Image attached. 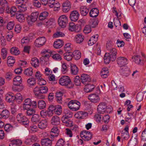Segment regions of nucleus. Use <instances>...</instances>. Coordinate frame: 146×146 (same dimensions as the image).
I'll return each mask as SVG.
<instances>
[{
    "label": "nucleus",
    "mask_w": 146,
    "mask_h": 146,
    "mask_svg": "<svg viewBox=\"0 0 146 146\" xmlns=\"http://www.w3.org/2000/svg\"><path fill=\"white\" fill-rule=\"evenodd\" d=\"M0 116H1V117L6 118L9 117V111L6 110H3L0 114Z\"/></svg>",
    "instance_id": "obj_42"
},
{
    "label": "nucleus",
    "mask_w": 146,
    "mask_h": 146,
    "mask_svg": "<svg viewBox=\"0 0 146 146\" xmlns=\"http://www.w3.org/2000/svg\"><path fill=\"white\" fill-rule=\"evenodd\" d=\"M60 118L57 116H53L51 120V123L54 125H59L60 123Z\"/></svg>",
    "instance_id": "obj_24"
},
{
    "label": "nucleus",
    "mask_w": 146,
    "mask_h": 146,
    "mask_svg": "<svg viewBox=\"0 0 146 146\" xmlns=\"http://www.w3.org/2000/svg\"><path fill=\"white\" fill-rule=\"evenodd\" d=\"M111 58V57L110 56L109 54L106 53L104 57V62L106 64H109L111 61H112Z\"/></svg>",
    "instance_id": "obj_44"
},
{
    "label": "nucleus",
    "mask_w": 146,
    "mask_h": 146,
    "mask_svg": "<svg viewBox=\"0 0 146 146\" xmlns=\"http://www.w3.org/2000/svg\"><path fill=\"white\" fill-rule=\"evenodd\" d=\"M8 3L6 0H0V5L3 7L6 6V12L7 13H9V7L8 5Z\"/></svg>",
    "instance_id": "obj_29"
},
{
    "label": "nucleus",
    "mask_w": 146,
    "mask_h": 146,
    "mask_svg": "<svg viewBox=\"0 0 146 146\" xmlns=\"http://www.w3.org/2000/svg\"><path fill=\"white\" fill-rule=\"evenodd\" d=\"M80 135L82 139L85 141L90 140L92 137V133L86 130L82 131L80 134Z\"/></svg>",
    "instance_id": "obj_7"
},
{
    "label": "nucleus",
    "mask_w": 146,
    "mask_h": 146,
    "mask_svg": "<svg viewBox=\"0 0 146 146\" xmlns=\"http://www.w3.org/2000/svg\"><path fill=\"white\" fill-rule=\"evenodd\" d=\"M16 17L18 21L20 22H23L25 19V18L24 15L22 14H19L17 15Z\"/></svg>",
    "instance_id": "obj_48"
},
{
    "label": "nucleus",
    "mask_w": 146,
    "mask_h": 146,
    "mask_svg": "<svg viewBox=\"0 0 146 146\" xmlns=\"http://www.w3.org/2000/svg\"><path fill=\"white\" fill-rule=\"evenodd\" d=\"M64 113H65V116L67 117H71L73 115V113L70 110L68 109H66L64 110Z\"/></svg>",
    "instance_id": "obj_51"
},
{
    "label": "nucleus",
    "mask_w": 146,
    "mask_h": 146,
    "mask_svg": "<svg viewBox=\"0 0 146 146\" xmlns=\"http://www.w3.org/2000/svg\"><path fill=\"white\" fill-rule=\"evenodd\" d=\"M80 10L81 15L83 16H85L88 13L89 10L85 6H82L80 8Z\"/></svg>",
    "instance_id": "obj_34"
},
{
    "label": "nucleus",
    "mask_w": 146,
    "mask_h": 146,
    "mask_svg": "<svg viewBox=\"0 0 146 146\" xmlns=\"http://www.w3.org/2000/svg\"><path fill=\"white\" fill-rule=\"evenodd\" d=\"M33 70L31 68H27L25 70L24 74L27 76H31L33 73Z\"/></svg>",
    "instance_id": "obj_45"
},
{
    "label": "nucleus",
    "mask_w": 146,
    "mask_h": 146,
    "mask_svg": "<svg viewBox=\"0 0 146 146\" xmlns=\"http://www.w3.org/2000/svg\"><path fill=\"white\" fill-rule=\"evenodd\" d=\"M54 20L53 19H51L48 20L47 19L44 21V22L46 24L47 26H50L52 25L54 23Z\"/></svg>",
    "instance_id": "obj_61"
},
{
    "label": "nucleus",
    "mask_w": 146,
    "mask_h": 146,
    "mask_svg": "<svg viewBox=\"0 0 146 146\" xmlns=\"http://www.w3.org/2000/svg\"><path fill=\"white\" fill-rule=\"evenodd\" d=\"M41 143L43 146H51L52 144V140L48 138H44L41 139Z\"/></svg>",
    "instance_id": "obj_21"
},
{
    "label": "nucleus",
    "mask_w": 146,
    "mask_h": 146,
    "mask_svg": "<svg viewBox=\"0 0 146 146\" xmlns=\"http://www.w3.org/2000/svg\"><path fill=\"white\" fill-rule=\"evenodd\" d=\"M64 34L62 32H57L54 34L53 36L54 38H57L59 37H63L64 36Z\"/></svg>",
    "instance_id": "obj_62"
},
{
    "label": "nucleus",
    "mask_w": 146,
    "mask_h": 146,
    "mask_svg": "<svg viewBox=\"0 0 146 146\" xmlns=\"http://www.w3.org/2000/svg\"><path fill=\"white\" fill-rule=\"evenodd\" d=\"M117 53L116 50L114 48H113L110 50V52L109 53H106L107 54H109L110 56L111 57L112 61H114L116 59V55Z\"/></svg>",
    "instance_id": "obj_20"
},
{
    "label": "nucleus",
    "mask_w": 146,
    "mask_h": 146,
    "mask_svg": "<svg viewBox=\"0 0 146 146\" xmlns=\"http://www.w3.org/2000/svg\"><path fill=\"white\" fill-rule=\"evenodd\" d=\"M47 125V121L46 119L42 120L38 124V127L41 129H44L46 128Z\"/></svg>",
    "instance_id": "obj_27"
},
{
    "label": "nucleus",
    "mask_w": 146,
    "mask_h": 146,
    "mask_svg": "<svg viewBox=\"0 0 146 146\" xmlns=\"http://www.w3.org/2000/svg\"><path fill=\"white\" fill-rule=\"evenodd\" d=\"M137 139L134 138L132 139L131 138L129 141L128 143L129 146H135L137 143Z\"/></svg>",
    "instance_id": "obj_53"
},
{
    "label": "nucleus",
    "mask_w": 146,
    "mask_h": 146,
    "mask_svg": "<svg viewBox=\"0 0 146 146\" xmlns=\"http://www.w3.org/2000/svg\"><path fill=\"white\" fill-rule=\"evenodd\" d=\"M88 98L91 102L94 103H96L100 100L99 96L95 94L89 95Z\"/></svg>",
    "instance_id": "obj_17"
},
{
    "label": "nucleus",
    "mask_w": 146,
    "mask_h": 146,
    "mask_svg": "<svg viewBox=\"0 0 146 146\" xmlns=\"http://www.w3.org/2000/svg\"><path fill=\"white\" fill-rule=\"evenodd\" d=\"M59 131L57 127H54L51 130L50 132V137L52 139L57 137L59 134Z\"/></svg>",
    "instance_id": "obj_16"
},
{
    "label": "nucleus",
    "mask_w": 146,
    "mask_h": 146,
    "mask_svg": "<svg viewBox=\"0 0 146 146\" xmlns=\"http://www.w3.org/2000/svg\"><path fill=\"white\" fill-rule=\"evenodd\" d=\"M1 55L3 58V59H5L7 56V51L6 49L4 48H3L1 51Z\"/></svg>",
    "instance_id": "obj_63"
},
{
    "label": "nucleus",
    "mask_w": 146,
    "mask_h": 146,
    "mask_svg": "<svg viewBox=\"0 0 146 146\" xmlns=\"http://www.w3.org/2000/svg\"><path fill=\"white\" fill-rule=\"evenodd\" d=\"M11 107V115H10V119L11 118L12 120H14L15 119V116L16 113V108L15 104L12 103V104H10Z\"/></svg>",
    "instance_id": "obj_13"
},
{
    "label": "nucleus",
    "mask_w": 146,
    "mask_h": 146,
    "mask_svg": "<svg viewBox=\"0 0 146 146\" xmlns=\"http://www.w3.org/2000/svg\"><path fill=\"white\" fill-rule=\"evenodd\" d=\"M48 52V51L46 50H44L42 51V53L44 54H45L43 55L42 57L40 59V61H42L43 60H44V61H47L50 56L52 55V54H51V52H50V53H47ZM48 52L50 53V52Z\"/></svg>",
    "instance_id": "obj_18"
},
{
    "label": "nucleus",
    "mask_w": 146,
    "mask_h": 146,
    "mask_svg": "<svg viewBox=\"0 0 146 146\" xmlns=\"http://www.w3.org/2000/svg\"><path fill=\"white\" fill-rule=\"evenodd\" d=\"M89 23L91 27L94 28L98 25V20L96 19H92L90 20Z\"/></svg>",
    "instance_id": "obj_36"
},
{
    "label": "nucleus",
    "mask_w": 146,
    "mask_h": 146,
    "mask_svg": "<svg viewBox=\"0 0 146 146\" xmlns=\"http://www.w3.org/2000/svg\"><path fill=\"white\" fill-rule=\"evenodd\" d=\"M121 134V136L124 139L127 140L129 137L128 132H124V131H122Z\"/></svg>",
    "instance_id": "obj_50"
},
{
    "label": "nucleus",
    "mask_w": 146,
    "mask_h": 146,
    "mask_svg": "<svg viewBox=\"0 0 146 146\" xmlns=\"http://www.w3.org/2000/svg\"><path fill=\"white\" fill-rule=\"evenodd\" d=\"M120 67V72L121 74L126 76H128L130 73L129 69L126 66Z\"/></svg>",
    "instance_id": "obj_12"
},
{
    "label": "nucleus",
    "mask_w": 146,
    "mask_h": 146,
    "mask_svg": "<svg viewBox=\"0 0 146 146\" xmlns=\"http://www.w3.org/2000/svg\"><path fill=\"white\" fill-rule=\"evenodd\" d=\"M19 9V11L20 12H24L27 10L26 5L24 4H22L17 5Z\"/></svg>",
    "instance_id": "obj_39"
},
{
    "label": "nucleus",
    "mask_w": 146,
    "mask_h": 146,
    "mask_svg": "<svg viewBox=\"0 0 146 146\" xmlns=\"http://www.w3.org/2000/svg\"><path fill=\"white\" fill-rule=\"evenodd\" d=\"M33 5L37 8H40L41 6V4L40 2L37 0H34L33 1Z\"/></svg>",
    "instance_id": "obj_60"
},
{
    "label": "nucleus",
    "mask_w": 146,
    "mask_h": 146,
    "mask_svg": "<svg viewBox=\"0 0 146 146\" xmlns=\"http://www.w3.org/2000/svg\"><path fill=\"white\" fill-rule=\"evenodd\" d=\"M88 113L84 111H79L75 115L76 118L80 119H83L88 116Z\"/></svg>",
    "instance_id": "obj_19"
},
{
    "label": "nucleus",
    "mask_w": 146,
    "mask_h": 146,
    "mask_svg": "<svg viewBox=\"0 0 146 146\" xmlns=\"http://www.w3.org/2000/svg\"><path fill=\"white\" fill-rule=\"evenodd\" d=\"M38 108L42 110L45 109L46 107V104L45 102L42 100H39L37 103Z\"/></svg>",
    "instance_id": "obj_30"
},
{
    "label": "nucleus",
    "mask_w": 146,
    "mask_h": 146,
    "mask_svg": "<svg viewBox=\"0 0 146 146\" xmlns=\"http://www.w3.org/2000/svg\"><path fill=\"white\" fill-rule=\"evenodd\" d=\"M65 141L62 139H60L57 142L56 146H64L65 145Z\"/></svg>",
    "instance_id": "obj_54"
},
{
    "label": "nucleus",
    "mask_w": 146,
    "mask_h": 146,
    "mask_svg": "<svg viewBox=\"0 0 146 146\" xmlns=\"http://www.w3.org/2000/svg\"><path fill=\"white\" fill-rule=\"evenodd\" d=\"M37 106V102L36 101H32L30 98H27L24 102L23 108L24 110H27L31 106L36 107Z\"/></svg>",
    "instance_id": "obj_3"
},
{
    "label": "nucleus",
    "mask_w": 146,
    "mask_h": 146,
    "mask_svg": "<svg viewBox=\"0 0 146 146\" xmlns=\"http://www.w3.org/2000/svg\"><path fill=\"white\" fill-rule=\"evenodd\" d=\"M111 110V106H110L108 107L106 103L104 102L101 103L98 105L97 108L98 112L100 114H104L106 112L110 113Z\"/></svg>",
    "instance_id": "obj_2"
},
{
    "label": "nucleus",
    "mask_w": 146,
    "mask_h": 146,
    "mask_svg": "<svg viewBox=\"0 0 146 146\" xmlns=\"http://www.w3.org/2000/svg\"><path fill=\"white\" fill-rule=\"evenodd\" d=\"M79 15L77 11H73L71 12L70 17L72 21L75 22L78 19Z\"/></svg>",
    "instance_id": "obj_14"
},
{
    "label": "nucleus",
    "mask_w": 146,
    "mask_h": 146,
    "mask_svg": "<svg viewBox=\"0 0 146 146\" xmlns=\"http://www.w3.org/2000/svg\"><path fill=\"white\" fill-rule=\"evenodd\" d=\"M10 52L12 54L15 55L19 54L20 53L18 48L16 47H12L11 48L10 50Z\"/></svg>",
    "instance_id": "obj_47"
},
{
    "label": "nucleus",
    "mask_w": 146,
    "mask_h": 146,
    "mask_svg": "<svg viewBox=\"0 0 146 146\" xmlns=\"http://www.w3.org/2000/svg\"><path fill=\"white\" fill-rule=\"evenodd\" d=\"M91 26L89 25H86L84 28L83 32L85 34H88L91 31Z\"/></svg>",
    "instance_id": "obj_56"
},
{
    "label": "nucleus",
    "mask_w": 146,
    "mask_h": 146,
    "mask_svg": "<svg viewBox=\"0 0 146 146\" xmlns=\"http://www.w3.org/2000/svg\"><path fill=\"white\" fill-rule=\"evenodd\" d=\"M80 105V103L79 101L75 100L70 101L68 104V107L70 109L75 111L79 109Z\"/></svg>",
    "instance_id": "obj_4"
},
{
    "label": "nucleus",
    "mask_w": 146,
    "mask_h": 146,
    "mask_svg": "<svg viewBox=\"0 0 146 146\" xmlns=\"http://www.w3.org/2000/svg\"><path fill=\"white\" fill-rule=\"evenodd\" d=\"M59 83L63 86H66L71 83V80L70 78L67 76H64L59 80Z\"/></svg>",
    "instance_id": "obj_6"
},
{
    "label": "nucleus",
    "mask_w": 146,
    "mask_h": 146,
    "mask_svg": "<svg viewBox=\"0 0 146 146\" xmlns=\"http://www.w3.org/2000/svg\"><path fill=\"white\" fill-rule=\"evenodd\" d=\"M74 82L77 86H79L80 84V78L78 76H76L74 78Z\"/></svg>",
    "instance_id": "obj_55"
},
{
    "label": "nucleus",
    "mask_w": 146,
    "mask_h": 146,
    "mask_svg": "<svg viewBox=\"0 0 146 146\" xmlns=\"http://www.w3.org/2000/svg\"><path fill=\"white\" fill-rule=\"evenodd\" d=\"M64 58L68 61H70L72 59L73 57V54L71 52H68L64 54Z\"/></svg>",
    "instance_id": "obj_37"
},
{
    "label": "nucleus",
    "mask_w": 146,
    "mask_h": 146,
    "mask_svg": "<svg viewBox=\"0 0 146 146\" xmlns=\"http://www.w3.org/2000/svg\"><path fill=\"white\" fill-rule=\"evenodd\" d=\"M31 64L34 67L36 68L39 66V60L36 58H33L31 59Z\"/></svg>",
    "instance_id": "obj_35"
},
{
    "label": "nucleus",
    "mask_w": 146,
    "mask_h": 146,
    "mask_svg": "<svg viewBox=\"0 0 146 146\" xmlns=\"http://www.w3.org/2000/svg\"><path fill=\"white\" fill-rule=\"evenodd\" d=\"M69 29L71 31H76V26L75 24L73 23H70L69 24Z\"/></svg>",
    "instance_id": "obj_52"
},
{
    "label": "nucleus",
    "mask_w": 146,
    "mask_h": 146,
    "mask_svg": "<svg viewBox=\"0 0 146 146\" xmlns=\"http://www.w3.org/2000/svg\"><path fill=\"white\" fill-rule=\"evenodd\" d=\"M62 108L61 106L59 105L56 106L55 110L54 112L55 113L58 115H60L61 114L62 112Z\"/></svg>",
    "instance_id": "obj_49"
},
{
    "label": "nucleus",
    "mask_w": 146,
    "mask_h": 146,
    "mask_svg": "<svg viewBox=\"0 0 146 146\" xmlns=\"http://www.w3.org/2000/svg\"><path fill=\"white\" fill-rule=\"evenodd\" d=\"M81 80L82 82L84 84H87L91 81V79L89 75L83 74L81 76Z\"/></svg>",
    "instance_id": "obj_15"
},
{
    "label": "nucleus",
    "mask_w": 146,
    "mask_h": 146,
    "mask_svg": "<svg viewBox=\"0 0 146 146\" xmlns=\"http://www.w3.org/2000/svg\"><path fill=\"white\" fill-rule=\"evenodd\" d=\"M39 13L35 12L32 13L30 16H29L27 18V20L29 24H31V22H34L35 21L38 17Z\"/></svg>",
    "instance_id": "obj_10"
},
{
    "label": "nucleus",
    "mask_w": 146,
    "mask_h": 146,
    "mask_svg": "<svg viewBox=\"0 0 146 146\" xmlns=\"http://www.w3.org/2000/svg\"><path fill=\"white\" fill-rule=\"evenodd\" d=\"M46 41L44 37H40L36 39L35 42V46L37 47H40L44 45Z\"/></svg>",
    "instance_id": "obj_11"
},
{
    "label": "nucleus",
    "mask_w": 146,
    "mask_h": 146,
    "mask_svg": "<svg viewBox=\"0 0 146 146\" xmlns=\"http://www.w3.org/2000/svg\"><path fill=\"white\" fill-rule=\"evenodd\" d=\"M63 44V42L62 40L58 39L54 42V46L56 48H61Z\"/></svg>",
    "instance_id": "obj_26"
},
{
    "label": "nucleus",
    "mask_w": 146,
    "mask_h": 146,
    "mask_svg": "<svg viewBox=\"0 0 146 146\" xmlns=\"http://www.w3.org/2000/svg\"><path fill=\"white\" fill-rule=\"evenodd\" d=\"M48 91V88L46 86H36L33 89V93L36 97L38 99H43L45 98L44 94Z\"/></svg>",
    "instance_id": "obj_1"
},
{
    "label": "nucleus",
    "mask_w": 146,
    "mask_h": 146,
    "mask_svg": "<svg viewBox=\"0 0 146 146\" xmlns=\"http://www.w3.org/2000/svg\"><path fill=\"white\" fill-rule=\"evenodd\" d=\"M84 40V36L81 34H79L76 36L75 40L76 43H80L82 42Z\"/></svg>",
    "instance_id": "obj_41"
},
{
    "label": "nucleus",
    "mask_w": 146,
    "mask_h": 146,
    "mask_svg": "<svg viewBox=\"0 0 146 146\" xmlns=\"http://www.w3.org/2000/svg\"><path fill=\"white\" fill-rule=\"evenodd\" d=\"M17 121L22 124L26 127L28 126L29 123L28 118L22 113H20L17 116Z\"/></svg>",
    "instance_id": "obj_5"
},
{
    "label": "nucleus",
    "mask_w": 146,
    "mask_h": 146,
    "mask_svg": "<svg viewBox=\"0 0 146 146\" xmlns=\"http://www.w3.org/2000/svg\"><path fill=\"white\" fill-rule=\"evenodd\" d=\"M143 94L140 93H138L136 96V99L137 101L139 102L141 101L143 99Z\"/></svg>",
    "instance_id": "obj_64"
},
{
    "label": "nucleus",
    "mask_w": 146,
    "mask_h": 146,
    "mask_svg": "<svg viewBox=\"0 0 146 146\" xmlns=\"http://www.w3.org/2000/svg\"><path fill=\"white\" fill-rule=\"evenodd\" d=\"M58 22L60 26L62 28L65 27L68 23L67 17L64 15L60 16L58 19Z\"/></svg>",
    "instance_id": "obj_8"
},
{
    "label": "nucleus",
    "mask_w": 146,
    "mask_h": 146,
    "mask_svg": "<svg viewBox=\"0 0 146 146\" xmlns=\"http://www.w3.org/2000/svg\"><path fill=\"white\" fill-rule=\"evenodd\" d=\"M54 52H51L52 55V57L55 60L58 61L61 60L62 58L61 56L58 54H54Z\"/></svg>",
    "instance_id": "obj_43"
},
{
    "label": "nucleus",
    "mask_w": 146,
    "mask_h": 146,
    "mask_svg": "<svg viewBox=\"0 0 146 146\" xmlns=\"http://www.w3.org/2000/svg\"><path fill=\"white\" fill-rule=\"evenodd\" d=\"M49 14L46 11L43 12L41 13L39 17V19L41 21L46 20Z\"/></svg>",
    "instance_id": "obj_31"
},
{
    "label": "nucleus",
    "mask_w": 146,
    "mask_h": 146,
    "mask_svg": "<svg viewBox=\"0 0 146 146\" xmlns=\"http://www.w3.org/2000/svg\"><path fill=\"white\" fill-rule=\"evenodd\" d=\"M141 57L139 55H135L132 58L133 61L137 64H139L141 62Z\"/></svg>",
    "instance_id": "obj_46"
},
{
    "label": "nucleus",
    "mask_w": 146,
    "mask_h": 146,
    "mask_svg": "<svg viewBox=\"0 0 146 146\" xmlns=\"http://www.w3.org/2000/svg\"><path fill=\"white\" fill-rule=\"evenodd\" d=\"M86 85L84 88V91L87 93L92 92L95 87L94 85L89 84Z\"/></svg>",
    "instance_id": "obj_28"
},
{
    "label": "nucleus",
    "mask_w": 146,
    "mask_h": 146,
    "mask_svg": "<svg viewBox=\"0 0 146 146\" xmlns=\"http://www.w3.org/2000/svg\"><path fill=\"white\" fill-rule=\"evenodd\" d=\"M41 119V117L38 114H34L31 118V121L33 123L39 122Z\"/></svg>",
    "instance_id": "obj_32"
},
{
    "label": "nucleus",
    "mask_w": 146,
    "mask_h": 146,
    "mask_svg": "<svg viewBox=\"0 0 146 146\" xmlns=\"http://www.w3.org/2000/svg\"><path fill=\"white\" fill-rule=\"evenodd\" d=\"M61 70L63 74H65L68 71V68L66 65L65 63L62 64Z\"/></svg>",
    "instance_id": "obj_58"
},
{
    "label": "nucleus",
    "mask_w": 146,
    "mask_h": 146,
    "mask_svg": "<svg viewBox=\"0 0 146 146\" xmlns=\"http://www.w3.org/2000/svg\"><path fill=\"white\" fill-rule=\"evenodd\" d=\"M78 72V69L76 65L72 64L71 66V73L72 75H76Z\"/></svg>",
    "instance_id": "obj_33"
},
{
    "label": "nucleus",
    "mask_w": 146,
    "mask_h": 146,
    "mask_svg": "<svg viewBox=\"0 0 146 146\" xmlns=\"http://www.w3.org/2000/svg\"><path fill=\"white\" fill-rule=\"evenodd\" d=\"M22 82V78L20 76H17L13 79V83L15 85L17 86L20 85Z\"/></svg>",
    "instance_id": "obj_25"
},
{
    "label": "nucleus",
    "mask_w": 146,
    "mask_h": 146,
    "mask_svg": "<svg viewBox=\"0 0 146 146\" xmlns=\"http://www.w3.org/2000/svg\"><path fill=\"white\" fill-rule=\"evenodd\" d=\"M73 56L76 60H78L81 57V53L78 50L74 51L72 53Z\"/></svg>",
    "instance_id": "obj_38"
},
{
    "label": "nucleus",
    "mask_w": 146,
    "mask_h": 146,
    "mask_svg": "<svg viewBox=\"0 0 146 146\" xmlns=\"http://www.w3.org/2000/svg\"><path fill=\"white\" fill-rule=\"evenodd\" d=\"M116 61L118 65L120 67L125 66L128 63L127 59L124 57L119 56L117 57Z\"/></svg>",
    "instance_id": "obj_9"
},
{
    "label": "nucleus",
    "mask_w": 146,
    "mask_h": 146,
    "mask_svg": "<svg viewBox=\"0 0 146 146\" xmlns=\"http://www.w3.org/2000/svg\"><path fill=\"white\" fill-rule=\"evenodd\" d=\"M27 82L30 87L35 86L36 84L35 79L34 78H29L27 80Z\"/></svg>",
    "instance_id": "obj_40"
},
{
    "label": "nucleus",
    "mask_w": 146,
    "mask_h": 146,
    "mask_svg": "<svg viewBox=\"0 0 146 146\" xmlns=\"http://www.w3.org/2000/svg\"><path fill=\"white\" fill-rule=\"evenodd\" d=\"M26 111V113L27 115H32L35 113V111L32 108H29Z\"/></svg>",
    "instance_id": "obj_59"
},
{
    "label": "nucleus",
    "mask_w": 146,
    "mask_h": 146,
    "mask_svg": "<svg viewBox=\"0 0 146 146\" xmlns=\"http://www.w3.org/2000/svg\"><path fill=\"white\" fill-rule=\"evenodd\" d=\"M99 13L98 10L96 8L92 9L90 12V17H97Z\"/></svg>",
    "instance_id": "obj_23"
},
{
    "label": "nucleus",
    "mask_w": 146,
    "mask_h": 146,
    "mask_svg": "<svg viewBox=\"0 0 146 146\" xmlns=\"http://www.w3.org/2000/svg\"><path fill=\"white\" fill-rule=\"evenodd\" d=\"M22 143V141L19 139H10V146H19Z\"/></svg>",
    "instance_id": "obj_22"
},
{
    "label": "nucleus",
    "mask_w": 146,
    "mask_h": 146,
    "mask_svg": "<svg viewBox=\"0 0 146 146\" xmlns=\"http://www.w3.org/2000/svg\"><path fill=\"white\" fill-rule=\"evenodd\" d=\"M17 11V9L15 7H13L11 8L10 11V14L11 15V17H13L15 15Z\"/></svg>",
    "instance_id": "obj_57"
}]
</instances>
